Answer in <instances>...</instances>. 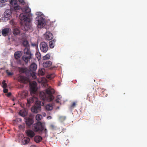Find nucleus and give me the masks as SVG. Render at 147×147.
Returning a JSON list of instances; mask_svg holds the SVG:
<instances>
[{
	"mask_svg": "<svg viewBox=\"0 0 147 147\" xmlns=\"http://www.w3.org/2000/svg\"><path fill=\"white\" fill-rule=\"evenodd\" d=\"M46 94L43 92H41L40 93V99L44 101L50 102L53 100L54 98L53 95L55 92L54 89L51 86H47L45 90Z\"/></svg>",
	"mask_w": 147,
	"mask_h": 147,
	"instance_id": "obj_1",
	"label": "nucleus"
},
{
	"mask_svg": "<svg viewBox=\"0 0 147 147\" xmlns=\"http://www.w3.org/2000/svg\"><path fill=\"white\" fill-rule=\"evenodd\" d=\"M35 21V24L39 28H42L45 25V19L41 16L37 17Z\"/></svg>",
	"mask_w": 147,
	"mask_h": 147,
	"instance_id": "obj_2",
	"label": "nucleus"
},
{
	"mask_svg": "<svg viewBox=\"0 0 147 147\" xmlns=\"http://www.w3.org/2000/svg\"><path fill=\"white\" fill-rule=\"evenodd\" d=\"M34 129L35 131H40L42 132L44 129V127L41 122L40 121L37 122L33 125Z\"/></svg>",
	"mask_w": 147,
	"mask_h": 147,
	"instance_id": "obj_3",
	"label": "nucleus"
},
{
	"mask_svg": "<svg viewBox=\"0 0 147 147\" xmlns=\"http://www.w3.org/2000/svg\"><path fill=\"white\" fill-rule=\"evenodd\" d=\"M41 102L39 101H36V103L34 106L31 109L32 112L37 113L40 110L41 104Z\"/></svg>",
	"mask_w": 147,
	"mask_h": 147,
	"instance_id": "obj_4",
	"label": "nucleus"
},
{
	"mask_svg": "<svg viewBox=\"0 0 147 147\" xmlns=\"http://www.w3.org/2000/svg\"><path fill=\"white\" fill-rule=\"evenodd\" d=\"M31 27L30 21L23 22L21 26V28L24 31H27Z\"/></svg>",
	"mask_w": 147,
	"mask_h": 147,
	"instance_id": "obj_5",
	"label": "nucleus"
},
{
	"mask_svg": "<svg viewBox=\"0 0 147 147\" xmlns=\"http://www.w3.org/2000/svg\"><path fill=\"white\" fill-rule=\"evenodd\" d=\"M40 47L41 51L44 53L47 52L48 49V46L47 43L44 42L40 43Z\"/></svg>",
	"mask_w": 147,
	"mask_h": 147,
	"instance_id": "obj_6",
	"label": "nucleus"
},
{
	"mask_svg": "<svg viewBox=\"0 0 147 147\" xmlns=\"http://www.w3.org/2000/svg\"><path fill=\"white\" fill-rule=\"evenodd\" d=\"M28 15L26 13H22L20 14L19 18L22 21H23L22 22H26L30 21V19L28 17Z\"/></svg>",
	"mask_w": 147,
	"mask_h": 147,
	"instance_id": "obj_7",
	"label": "nucleus"
},
{
	"mask_svg": "<svg viewBox=\"0 0 147 147\" xmlns=\"http://www.w3.org/2000/svg\"><path fill=\"white\" fill-rule=\"evenodd\" d=\"M37 86V84L36 82L34 81L33 82L31 85L30 87V94L31 95L36 92Z\"/></svg>",
	"mask_w": 147,
	"mask_h": 147,
	"instance_id": "obj_8",
	"label": "nucleus"
},
{
	"mask_svg": "<svg viewBox=\"0 0 147 147\" xmlns=\"http://www.w3.org/2000/svg\"><path fill=\"white\" fill-rule=\"evenodd\" d=\"M12 11L11 10V7L10 9H7L4 12V17L7 18V20H9V18L10 17L12 14Z\"/></svg>",
	"mask_w": 147,
	"mask_h": 147,
	"instance_id": "obj_9",
	"label": "nucleus"
},
{
	"mask_svg": "<svg viewBox=\"0 0 147 147\" xmlns=\"http://www.w3.org/2000/svg\"><path fill=\"white\" fill-rule=\"evenodd\" d=\"M2 34L4 36L10 35L11 33V30L9 28H6L2 30Z\"/></svg>",
	"mask_w": 147,
	"mask_h": 147,
	"instance_id": "obj_10",
	"label": "nucleus"
},
{
	"mask_svg": "<svg viewBox=\"0 0 147 147\" xmlns=\"http://www.w3.org/2000/svg\"><path fill=\"white\" fill-rule=\"evenodd\" d=\"M19 71L20 74H25L28 76L30 74V71L26 68H19Z\"/></svg>",
	"mask_w": 147,
	"mask_h": 147,
	"instance_id": "obj_11",
	"label": "nucleus"
},
{
	"mask_svg": "<svg viewBox=\"0 0 147 147\" xmlns=\"http://www.w3.org/2000/svg\"><path fill=\"white\" fill-rule=\"evenodd\" d=\"M44 36L45 40H51L53 37L51 33L47 31L46 32L45 34H44Z\"/></svg>",
	"mask_w": 147,
	"mask_h": 147,
	"instance_id": "obj_12",
	"label": "nucleus"
},
{
	"mask_svg": "<svg viewBox=\"0 0 147 147\" xmlns=\"http://www.w3.org/2000/svg\"><path fill=\"white\" fill-rule=\"evenodd\" d=\"M25 133L29 137L32 138L34 136L35 133L32 130L28 129L26 131Z\"/></svg>",
	"mask_w": 147,
	"mask_h": 147,
	"instance_id": "obj_13",
	"label": "nucleus"
},
{
	"mask_svg": "<svg viewBox=\"0 0 147 147\" xmlns=\"http://www.w3.org/2000/svg\"><path fill=\"white\" fill-rule=\"evenodd\" d=\"M34 99H36L35 97L31 96L30 98H27V103L26 105L27 107H29L30 105V104L33 102L34 101Z\"/></svg>",
	"mask_w": 147,
	"mask_h": 147,
	"instance_id": "obj_14",
	"label": "nucleus"
},
{
	"mask_svg": "<svg viewBox=\"0 0 147 147\" xmlns=\"http://www.w3.org/2000/svg\"><path fill=\"white\" fill-rule=\"evenodd\" d=\"M25 119L26 123L28 126H31L33 123V120L30 118L26 117L25 118Z\"/></svg>",
	"mask_w": 147,
	"mask_h": 147,
	"instance_id": "obj_15",
	"label": "nucleus"
},
{
	"mask_svg": "<svg viewBox=\"0 0 147 147\" xmlns=\"http://www.w3.org/2000/svg\"><path fill=\"white\" fill-rule=\"evenodd\" d=\"M22 11L23 13H26L28 15H29L31 11L30 9L27 6L23 8L22 9Z\"/></svg>",
	"mask_w": 147,
	"mask_h": 147,
	"instance_id": "obj_16",
	"label": "nucleus"
},
{
	"mask_svg": "<svg viewBox=\"0 0 147 147\" xmlns=\"http://www.w3.org/2000/svg\"><path fill=\"white\" fill-rule=\"evenodd\" d=\"M19 80L21 82L26 83L28 79L26 77L23 76H20L19 78Z\"/></svg>",
	"mask_w": 147,
	"mask_h": 147,
	"instance_id": "obj_17",
	"label": "nucleus"
},
{
	"mask_svg": "<svg viewBox=\"0 0 147 147\" xmlns=\"http://www.w3.org/2000/svg\"><path fill=\"white\" fill-rule=\"evenodd\" d=\"M24 53L28 55H32L31 53L30 47L25 48L24 50Z\"/></svg>",
	"mask_w": 147,
	"mask_h": 147,
	"instance_id": "obj_18",
	"label": "nucleus"
},
{
	"mask_svg": "<svg viewBox=\"0 0 147 147\" xmlns=\"http://www.w3.org/2000/svg\"><path fill=\"white\" fill-rule=\"evenodd\" d=\"M52 64V62L51 61H46L43 63V66L44 67L47 68L50 67Z\"/></svg>",
	"mask_w": 147,
	"mask_h": 147,
	"instance_id": "obj_19",
	"label": "nucleus"
},
{
	"mask_svg": "<svg viewBox=\"0 0 147 147\" xmlns=\"http://www.w3.org/2000/svg\"><path fill=\"white\" fill-rule=\"evenodd\" d=\"M32 56L28 55L27 56L26 55H24L22 56V59L26 63H27L29 61L30 59L31 58Z\"/></svg>",
	"mask_w": 147,
	"mask_h": 147,
	"instance_id": "obj_20",
	"label": "nucleus"
},
{
	"mask_svg": "<svg viewBox=\"0 0 147 147\" xmlns=\"http://www.w3.org/2000/svg\"><path fill=\"white\" fill-rule=\"evenodd\" d=\"M22 56V53L20 51H18L14 53V56L16 59H19Z\"/></svg>",
	"mask_w": 147,
	"mask_h": 147,
	"instance_id": "obj_21",
	"label": "nucleus"
},
{
	"mask_svg": "<svg viewBox=\"0 0 147 147\" xmlns=\"http://www.w3.org/2000/svg\"><path fill=\"white\" fill-rule=\"evenodd\" d=\"M42 139L41 137L39 136H35L34 138V141L36 143H39L40 142Z\"/></svg>",
	"mask_w": 147,
	"mask_h": 147,
	"instance_id": "obj_22",
	"label": "nucleus"
},
{
	"mask_svg": "<svg viewBox=\"0 0 147 147\" xmlns=\"http://www.w3.org/2000/svg\"><path fill=\"white\" fill-rule=\"evenodd\" d=\"M37 69V65L35 63H32L30 66V69L32 71H35Z\"/></svg>",
	"mask_w": 147,
	"mask_h": 147,
	"instance_id": "obj_23",
	"label": "nucleus"
},
{
	"mask_svg": "<svg viewBox=\"0 0 147 147\" xmlns=\"http://www.w3.org/2000/svg\"><path fill=\"white\" fill-rule=\"evenodd\" d=\"M20 6L16 5L13 6L12 8H11V10L12 11H14L16 12L19 11L20 9Z\"/></svg>",
	"mask_w": 147,
	"mask_h": 147,
	"instance_id": "obj_24",
	"label": "nucleus"
},
{
	"mask_svg": "<svg viewBox=\"0 0 147 147\" xmlns=\"http://www.w3.org/2000/svg\"><path fill=\"white\" fill-rule=\"evenodd\" d=\"M55 41L56 40L55 39L49 41V46L51 48H53L54 47Z\"/></svg>",
	"mask_w": 147,
	"mask_h": 147,
	"instance_id": "obj_25",
	"label": "nucleus"
},
{
	"mask_svg": "<svg viewBox=\"0 0 147 147\" xmlns=\"http://www.w3.org/2000/svg\"><path fill=\"white\" fill-rule=\"evenodd\" d=\"M45 73V70L44 68H41L39 69L38 74L39 76L44 75Z\"/></svg>",
	"mask_w": 147,
	"mask_h": 147,
	"instance_id": "obj_26",
	"label": "nucleus"
},
{
	"mask_svg": "<svg viewBox=\"0 0 147 147\" xmlns=\"http://www.w3.org/2000/svg\"><path fill=\"white\" fill-rule=\"evenodd\" d=\"M22 45L25 48L30 47L28 42L27 40H24L23 42Z\"/></svg>",
	"mask_w": 147,
	"mask_h": 147,
	"instance_id": "obj_27",
	"label": "nucleus"
},
{
	"mask_svg": "<svg viewBox=\"0 0 147 147\" xmlns=\"http://www.w3.org/2000/svg\"><path fill=\"white\" fill-rule=\"evenodd\" d=\"M30 140V138L28 137L25 138L22 140V142L25 144H27L29 142Z\"/></svg>",
	"mask_w": 147,
	"mask_h": 147,
	"instance_id": "obj_28",
	"label": "nucleus"
},
{
	"mask_svg": "<svg viewBox=\"0 0 147 147\" xmlns=\"http://www.w3.org/2000/svg\"><path fill=\"white\" fill-rule=\"evenodd\" d=\"M46 109L48 111L51 110L53 109L52 105L51 104H49L46 105Z\"/></svg>",
	"mask_w": 147,
	"mask_h": 147,
	"instance_id": "obj_29",
	"label": "nucleus"
},
{
	"mask_svg": "<svg viewBox=\"0 0 147 147\" xmlns=\"http://www.w3.org/2000/svg\"><path fill=\"white\" fill-rule=\"evenodd\" d=\"M13 34L14 35H18L20 33V31L18 29L14 27L13 29Z\"/></svg>",
	"mask_w": 147,
	"mask_h": 147,
	"instance_id": "obj_30",
	"label": "nucleus"
},
{
	"mask_svg": "<svg viewBox=\"0 0 147 147\" xmlns=\"http://www.w3.org/2000/svg\"><path fill=\"white\" fill-rule=\"evenodd\" d=\"M10 3L11 5H12L13 7L17 5H18L17 0H11L10 1Z\"/></svg>",
	"mask_w": 147,
	"mask_h": 147,
	"instance_id": "obj_31",
	"label": "nucleus"
},
{
	"mask_svg": "<svg viewBox=\"0 0 147 147\" xmlns=\"http://www.w3.org/2000/svg\"><path fill=\"white\" fill-rule=\"evenodd\" d=\"M20 115L23 117H25L26 115V113L24 110H20L19 112Z\"/></svg>",
	"mask_w": 147,
	"mask_h": 147,
	"instance_id": "obj_32",
	"label": "nucleus"
},
{
	"mask_svg": "<svg viewBox=\"0 0 147 147\" xmlns=\"http://www.w3.org/2000/svg\"><path fill=\"white\" fill-rule=\"evenodd\" d=\"M55 76V75L54 73L49 74L47 76V78L49 79H52Z\"/></svg>",
	"mask_w": 147,
	"mask_h": 147,
	"instance_id": "obj_33",
	"label": "nucleus"
},
{
	"mask_svg": "<svg viewBox=\"0 0 147 147\" xmlns=\"http://www.w3.org/2000/svg\"><path fill=\"white\" fill-rule=\"evenodd\" d=\"M42 118V115L40 114L37 115L36 117V119L37 121H40L41 120Z\"/></svg>",
	"mask_w": 147,
	"mask_h": 147,
	"instance_id": "obj_34",
	"label": "nucleus"
},
{
	"mask_svg": "<svg viewBox=\"0 0 147 147\" xmlns=\"http://www.w3.org/2000/svg\"><path fill=\"white\" fill-rule=\"evenodd\" d=\"M61 96L60 95H58L57 96V99L55 100L56 102L57 103H59L60 102L59 100L61 98Z\"/></svg>",
	"mask_w": 147,
	"mask_h": 147,
	"instance_id": "obj_35",
	"label": "nucleus"
},
{
	"mask_svg": "<svg viewBox=\"0 0 147 147\" xmlns=\"http://www.w3.org/2000/svg\"><path fill=\"white\" fill-rule=\"evenodd\" d=\"M5 80H3L2 82V84H3L2 87L3 88H6L7 87V84L5 83Z\"/></svg>",
	"mask_w": 147,
	"mask_h": 147,
	"instance_id": "obj_36",
	"label": "nucleus"
},
{
	"mask_svg": "<svg viewBox=\"0 0 147 147\" xmlns=\"http://www.w3.org/2000/svg\"><path fill=\"white\" fill-rule=\"evenodd\" d=\"M50 56L49 54H47L43 57V59L44 60H46L50 58Z\"/></svg>",
	"mask_w": 147,
	"mask_h": 147,
	"instance_id": "obj_37",
	"label": "nucleus"
},
{
	"mask_svg": "<svg viewBox=\"0 0 147 147\" xmlns=\"http://www.w3.org/2000/svg\"><path fill=\"white\" fill-rule=\"evenodd\" d=\"M66 119V117L65 116H60L59 117V119L62 122L64 121Z\"/></svg>",
	"mask_w": 147,
	"mask_h": 147,
	"instance_id": "obj_38",
	"label": "nucleus"
},
{
	"mask_svg": "<svg viewBox=\"0 0 147 147\" xmlns=\"http://www.w3.org/2000/svg\"><path fill=\"white\" fill-rule=\"evenodd\" d=\"M56 127L53 124H51L50 126V128L52 130H55Z\"/></svg>",
	"mask_w": 147,
	"mask_h": 147,
	"instance_id": "obj_39",
	"label": "nucleus"
},
{
	"mask_svg": "<svg viewBox=\"0 0 147 147\" xmlns=\"http://www.w3.org/2000/svg\"><path fill=\"white\" fill-rule=\"evenodd\" d=\"M90 95H88L87 96V100H88L89 101H90L91 102L93 103V101L92 100V99L90 97H91L92 96H90Z\"/></svg>",
	"mask_w": 147,
	"mask_h": 147,
	"instance_id": "obj_40",
	"label": "nucleus"
},
{
	"mask_svg": "<svg viewBox=\"0 0 147 147\" xmlns=\"http://www.w3.org/2000/svg\"><path fill=\"white\" fill-rule=\"evenodd\" d=\"M76 105V102H73L71 106V108H74Z\"/></svg>",
	"mask_w": 147,
	"mask_h": 147,
	"instance_id": "obj_41",
	"label": "nucleus"
},
{
	"mask_svg": "<svg viewBox=\"0 0 147 147\" xmlns=\"http://www.w3.org/2000/svg\"><path fill=\"white\" fill-rule=\"evenodd\" d=\"M6 72L8 76H11L13 74V73L10 72H9L8 70H7Z\"/></svg>",
	"mask_w": 147,
	"mask_h": 147,
	"instance_id": "obj_42",
	"label": "nucleus"
},
{
	"mask_svg": "<svg viewBox=\"0 0 147 147\" xmlns=\"http://www.w3.org/2000/svg\"><path fill=\"white\" fill-rule=\"evenodd\" d=\"M10 23L11 25H14L15 24L14 20L13 19L10 20Z\"/></svg>",
	"mask_w": 147,
	"mask_h": 147,
	"instance_id": "obj_43",
	"label": "nucleus"
},
{
	"mask_svg": "<svg viewBox=\"0 0 147 147\" xmlns=\"http://www.w3.org/2000/svg\"><path fill=\"white\" fill-rule=\"evenodd\" d=\"M31 46L33 47H36L37 46V44L35 43H31Z\"/></svg>",
	"mask_w": 147,
	"mask_h": 147,
	"instance_id": "obj_44",
	"label": "nucleus"
},
{
	"mask_svg": "<svg viewBox=\"0 0 147 147\" xmlns=\"http://www.w3.org/2000/svg\"><path fill=\"white\" fill-rule=\"evenodd\" d=\"M30 75H31V74H30ZM31 75H32V77L34 79H35L36 78V76L34 74H31Z\"/></svg>",
	"mask_w": 147,
	"mask_h": 147,
	"instance_id": "obj_45",
	"label": "nucleus"
},
{
	"mask_svg": "<svg viewBox=\"0 0 147 147\" xmlns=\"http://www.w3.org/2000/svg\"><path fill=\"white\" fill-rule=\"evenodd\" d=\"M4 89L3 90V92L4 93H7L8 92V90L7 89H6L5 88H3Z\"/></svg>",
	"mask_w": 147,
	"mask_h": 147,
	"instance_id": "obj_46",
	"label": "nucleus"
},
{
	"mask_svg": "<svg viewBox=\"0 0 147 147\" xmlns=\"http://www.w3.org/2000/svg\"><path fill=\"white\" fill-rule=\"evenodd\" d=\"M19 2H20L21 3H23V4H24L25 3V2L24 1V0H18Z\"/></svg>",
	"mask_w": 147,
	"mask_h": 147,
	"instance_id": "obj_47",
	"label": "nucleus"
},
{
	"mask_svg": "<svg viewBox=\"0 0 147 147\" xmlns=\"http://www.w3.org/2000/svg\"><path fill=\"white\" fill-rule=\"evenodd\" d=\"M7 0H0V2L1 3H4L7 1Z\"/></svg>",
	"mask_w": 147,
	"mask_h": 147,
	"instance_id": "obj_48",
	"label": "nucleus"
},
{
	"mask_svg": "<svg viewBox=\"0 0 147 147\" xmlns=\"http://www.w3.org/2000/svg\"><path fill=\"white\" fill-rule=\"evenodd\" d=\"M11 95V92H9L6 94V95L7 97H10Z\"/></svg>",
	"mask_w": 147,
	"mask_h": 147,
	"instance_id": "obj_49",
	"label": "nucleus"
},
{
	"mask_svg": "<svg viewBox=\"0 0 147 147\" xmlns=\"http://www.w3.org/2000/svg\"><path fill=\"white\" fill-rule=\"evenodd\" d=\"M22 95H24L25 96H27V94L26 92L24 91L22 93Z\"/></svg>",
	"mask_w": 147,
	"mask_h": 147,
	"instance_id": "obj_50",
	"label": "nucleus"
},
{
	"mask_svg": "<svg viewBox=\"0 0 147 147\" xmlns=\"http://www.w3.org/2000/svg\"><path fill=\"white\" fill-rule=\"evenodd\" d=\"M36 15H41L42 14L41 13V12H37L36 13Z\"/></svg>",
	"mask_w": 147,
	"mask_h": 147,
	"instance_id": "obj_51",
	"label": "nucleus"
},
{
	"mask_svg": "<svg viewBox=\"0 0 147 147\" xmlns=\"http://www.w3.org/2000/svg\"><path fill=\"white\" fill-rule=\"evenodd\" d=\"M36 55L38 59H40V57H39V55L38 54H36Z\"/></svg>",
	"mask_w": 147,
	"mask_h": 147,
	"instance_id": "obj_52",
	"label": "nucleus"
},
{
	"mask_svg": "<svg viewBox=\"0 0 147 147\" xmlns=\"http://www.w3.org/2000/svg\"><path fill=\"white\" fill-rule=\"evenodd\" d=\"M44 132L45 133V134H46L47 133V131L46 129H44Z\"/></svg>",
	"mask_w": 147,
	"mask_h": 147,
	"instance_id": "obj_53",
	"label": "nucleus"
},
{
	"mask_svg": "<svg viewBox=\"0 0 147 147\" xmlns=\"http://www.w3.org/2000/svg\"><path fill=\"white\" fill-rule=\"evenodd\" d=\"M5 17H2V20H5Z\"/></svg>",
	"mask_w": 147,
	"mask_h": 147,
	"instance_id": "obj_54",
	"label": "nucleus"
},
{
	"mask_svg": "<svg viewBox=\"0 0 147 147\" xmlns=\"http://www.w3.org/2000/svg\"><path fill=\"white\" fill-rule=\"evenodd\" d=\"M47 118L48 119H51V117L50 116H49L47 117Z\"/></svg>",
	"mask_w": 147,
	"mask_h": 147,
	"instance_id": "obj_55",
	"label": "nucleus"
},
{
	"mask_svg": "<svg viewBox=\"0 0 147 147\" xmlns=\"http://www.w3.org/2000/svg\"><path fill=\"white\" fill-rule=\"evenodd\" d=\"M3 6V4L2 3H0V7Z\"/></svg>",
	"mask_w": 147,
	"mask_h": 147,
	"instance_id": "obj_56",
	"label": "nucleus"
},
{
	"mask_svg": "<svg viewBox=\"0 0 147 147\" xmlns=\"http://www.w3.org/2000/svg\"><path fill=\"white\" fill-rule=\"evenodd\" d=\"M30 147H36V146L35 145H32Z\"/></svg>",
	"mask_w": 147,
	"mask_h": 147,
	"instance_id": "obj_57",
	"label": "nucleus"
},
{
	"mask_svg": "<svg viewBox=\"0 0 147 147\" xmlns=\"http://www.w3.org/2000/svg\"><path fill=\"white\" fill-rule=\"evenodd\" d=\"M54 67H51L50 68V69H52L53 68H54Z\"/></svg>",
	"mask_w": 147,
	"mask_h": 147,
	"instance_id": "obj_58",
	"label": "nucleus"
},
{
	"mask_svg": "<svg viewBox=\"0 0 147 147\" xmlns=\"http://www.w3.org/2000/svg\"><path fill=\"white\" fill-rule=\"evenodd\" d=\"M45 85H46V84L47 85V86L48 85L47 84V83H45Z\"/></svg>",
	"mask_w": 147,
	"mask_h": 147,
	"instance_id": "obj_59",
	"label": "nucleus"
},
{
	"mask_svg": "<svg viewBox=\"0 0 147 147\" xmlns=\"http://www.w3.org/2000/svg\"><path fill=\"white\" fill-rule=\"evenodd\" d=\"M94 82H95V80H94Z\"/></svg>",
	"mask_w": 147,
	"mask_h": 147,
	"instance_id": "obj_60",
	"label": "nucleus"
}]
</instances>
